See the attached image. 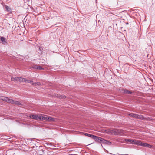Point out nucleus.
I'll return each mask as SVG.
<instances>
[{
    "mask_svg": "<svg viewBox=\"0 0 155 155\" xmlns=\"http://www.w3.org/2000/svg\"><path fill=\"white\" fill-rule=\"evenodd\" d=\"M106 133L112 135H123L124 134L125 131L123 130L116 129H111L105 130Z\"/></svg>",
    "mask_w": 155,
    "mask_h": 155,
    "instance_id": "nucleus-1",
    "label": "nucleus"
},
{
    "mask_svg": "<svg viewBox=\"0 0 155 155\" xmlns=\"http://www.w3.org/2000/svg\"><path fill=\"white\" fill-rule=\"evenodd\" d=\"M129 116L130 117L135 118L136 119H139L142 120H146L147 121L151 120V119L150 118L148 117L145 118L143 117V116L142 115H139L137 114L131 113L128 114Z\"/></svg>",
    "mask_w": 155,
    "mask_h": 155,
    "instance_id": "nucleus-2",
    "label": "nucleus"
},
{
    "mask_svg": "<svg viewBox=\"0 0 155 155\" xmlns=\"http://www.w3.org/2000/svg\"><path fill=\"white\" fill-rule=\"evenodd\" d=\"M11 80L12 81H19L20 82H26V79L24 78H22L21 77H16L14 78L13 77H12Z\"/></svg>",
    "mask_w": 155,
    "mask_h": 155,
    "instance_id": "nucleus-3",
    "label": "nucleus"
},
{
    "mask_svg": "<svg viewBox=\"0 0 155 155\" xmlns=\"http://www.w3.org/2000/svg\"><path fill=\"white\" fill-rule=\"evenodd\" d=\"M125 140L126 142H129V144H136L138 145L139 141L135 139H125Z\"/></svg>",
    "mask_w": 155,
    "mask_h": 155,
    "instance_id": "nucleus-4",
    "label": "nucleus"
},
{
    "mask_svg": "<svg viewBox=\"0 0 155 155\" xmlns=\"http://www.w3.org/2000/svg\"><path fill=\"white\" fill-rule=\"evenodd\" d=\"M138 145L141 146L143 147H147L150 148H151L152 147V146L151 145L146 143H143L140 141H139Z\"/></svg>",
    "mask_w": 155,
    "mask_h": 155,
    "instance_id": "nucleus-5",
    "label": "nucleus"
},
{
    "mask_svg": "<svg viewBox=\"0 0 155 155\" xmlns=\"http://www.w3.org/2000/svg\"><path fill=\"white\" fill-rule=\"evenodd\" d=\"M31 67V68H34L35 69H38V70H41L44 69L43 68H42L41 66H39V65H33Z\"/></svg>",
    "mask_w": 155,
    "mask_h": 155,
    "instance_id": "nucleus-6",
    "label": "nucleus"
},
{
    "mask_svg": "<svg viewBox=\"0 0 155 155\" xmlns=\"http://www.w3.org/2000/svg\"><path fill=\"white\" fill-rule=\"evenodd\" d=\"M0 38L3 44H5L7 43V41L6 40L5 38L3 37H1Z\"/></svg>",
    "mask_w": 155,
    "mask_h": 155,
    "instance_id": "nucleus-7",
    "label": "nucleus"
},
{
    "mask_svg": "<svg viewBox=\"0 0 155 155\" xmlns=\"http://www.w3.org/2000/svg\"><path fill=\"white\" fill-rule=\"evenodd\" d=\"M0 99L5 101L6 102H8V98L7 97L3 96H1L0 97Z\"/></svg>",
    "mask_w": 155,
    "mask_h": 155,
    "instance_id": "nucleus-8",
    "label": "nucleus"
},
{
    "mask_svg": "<svg viewBox=\"0 0 155 155\" xmlns=\"http://www.w3.org/2000/svg\"><path fill=\"white\" fill-rule=\"evenodd\" d=\"M56 96L59 98H66V96L64 95H60L59 94H57Z\"/></svg>",
    "mask_w": 155,
    "mask_h": 155,
    "instance_id": "nucleus-9",
    "label": "nucleus"
},
{
    "mask_svg": "<svg viewBox=\"0 0 155 155\" xmlns=\"http://www.w3.org/2000/svg\"><path fill=\"white\" fill-rule=\"evenodd\" d=\"M29 117L32 119H33L35 120H37V115H32L29 116Z\"/></svg>",
    "mask_w": 155,
    "mask_h": 155,
    "instance_id": "nucleus-10",
    "label": "nucleus"
},
{
    "mask_svg": "<svg viewBox=\"0 0 155 155\" xmlns=\"http://www.w3.org/2000/svg\"><path fill=\"white\" fill-rule=\"evenodd\" d=\"M48 121H54V119L52 118L51 117L48 116Z\"/></svg>",
    "mask_w": 155,
    "mask_h": 155,
    "instance_id": "nucleus-11",
    "label": "nucleus"
},
{
    "mask_svg": "<svg viewBox=\"0 0 155 155\" xmlns=\"http://www.w3.org/2000/svg\"><path fill=\"white\" fill-rule=\"evenodd\" d=\"M84 135L90 137L92 138H93L94 135L92 134H91L87 133H85L84 134Z\"/></svg>",
    "mask_w": 155,
    "mask_h": 155,
    "instance_id": "nucleus-12",
    "label": "nucleus"
},
{
    "mask_svg": "<svg viewBox=\"0 0 155 155\" xmlns=\"http://www.w3.org/2000/svg\"><path fill=\"white\" fill-rule=\"evenodd\" d=\"M13 104L17 105H22L21 103L19 101H14Z\"/></svg>",
    "mask_w": 155,
    "mask_h": 155,
    "instance_id": "nucleus-13",
    "label": "nucleus"
},
{
    "mask_svg": "<svg viewBox=\"0 0 155 155\" xmlns=\"http://www.w3.org/2000/svg\"><path fill=\"white\" fill-rule=\"evenodd\" d=\"M99 137L94 135L93 138V139L96 141L97 142L99 139Z\"/></svg>",
    "mask_w": 155,
    "mask_h": 155,
    "instance_id": "nucleus-14",
    "label": "nucleus"
},
{
    "mask_svg": "<svg viewBox=\"0 0 155 155\" xmlns=\"http://www.w3.org/2000/svg\"><path fill=\"white\" fill-rule=\"evenodd\" d=\"M5 8L8 12H10L11 11V9L9 7L5 5Z\"/></svg>",
    "mask_w": 155,
    "mask_h": 155,
    "instance_id": "nucleus-15",
    "label": "nucleus"
},
{
    "mask_svg": "<svg viewBox=\"0 0 155 155\" xmlns=\"http://www.w3.org/2000/svg\"><path fill=\"white\" fill-rule=\"evenodd\" d=\"M14 101L13 100L8 98V102L9 103H11L12 104H13Z\"/></svg>",
    "mask_w": 155,
    "mask_h": 155,
    "instance_id": "nucleus-16",
    "label": "nucleus"
},
{
    "mask_svg": "<svg viewBox=\"0 0 155 155\" xmlns=\"http://www.w3.org/2000/svg\"><path fill=\"white\" fill-rule=\"evenodd\" d=\"M48 116H43V120H45L46 121H48Z\"/></svg>",
    "mask_w": 155,
    "mask_h": 155,
    "instance_id": "nucleus-17",
    "label": "nucleus"
},
{
    "mask_svg": "<svg viewBox=\"0 0 155 155\" xmlns=\"http://www.w3.org/2000/svg\"><path fill=\"white\" fill-rule=\"evenodd\" d=\"M32 84L34 85V86H39L41 84L40 82H37L34 83H32Z\"/></svg>",
    "mask_w": 155,
    "mask_h": 155,
    "instance_id": "nucleus-18",
    "label": "nucleus"
},
{
    "mask_svg": "<svg viewBox=\"0 0 155 155\" xmlns=\"http://www.w3.org/2000/svg\"><path fill=\"white\" fill-rule=\"evenodd\" d=\"M43 116L42 115H40L39 116H37V120L39 119L43 120Z\"/></svg>",
    "mask_w": 155,
    "mask_h": 155,
    "instance_id": "nucleus-19",
    "label": "nucleus"
},
{
    "mask_svg": "<svg viewBox=\"0 0 155 155\" xmlns=\"http://www.w3.org/2000/svg\"><path fill=\"white\" fill-rule=\"evenodd\" d=\"M124 93L127 94H131L132 92L130 91L127 90H125L124 91Z\"/></svg>",
    "mask_w": 155,
    "mask_h": 155,
    "instance_id": "nucleus-20",
    "label": "nucleus"
},
{
    "mask_svg": "<svg viewBox=\"0 0 155 155\" xmlns=\"http://www.w3.org/2000/svg\"><path fill=\"white\" fill-rule=\"evenodd\" d=\"M107 141V140L104 139L103 138L102 140V141L101 142V143H103L106 144V143Z\"/></svg>",
    "mask_w": 155,
    "mask_h": 155,
    "instance_id": "nucleus-21",
    "label": "nucleus"
},
{
    "mask_svg": "<svg viewBox=\"0 0 155 155\" xmlns=\"http://www.w3.org/2000/svg\"><path fill=\"white\" fill-rule=\"evenodd\" d=\"M106 144H108L109 145H110L112 144V143L110 142H109L107 140V141L106 143Z\"/></svg>",
    "mask_w": 155,
    "mask_h": 155,
    "instance_id": "nucleus-22",
    "label": "nucleus"
},
{
    "mask_svg": "<svg viewBox=\"0 0 155 155\" xmlns=\"http://www.w3.org/2000/svg\"><path fill=\"white\" fill-rule=\"evenodd\" d=\"M102 139H103V138L99 137V139L98 140V142H101L102 140Z\"/></svg>",
    "mask_w": 155,
    "mask_h": 155,
    "instance_id": "nucleus-23",
    "label": "nucleus"
},
{
    "mask_svg": "<svg viewBox=\"0 0 155 155\" xmlns=\"http://www.w3.org/2000/svg\"><path fill=\"white\" fill-rule=\"evenodd\" d=\"M26 81L25 82H27V83H30L31 82V81L29 80H27L26 79Z\"/></svg>",
    "mask_w": 155,
    "mask_h": 155,
    "instance_id": "nucleus-24",
    "label": "nucleus"
},
{
    "mask_svg": "<svg viewBox=\"0 0 155 155\" xmlns=\"http://www.w3.org/2000/svg\"><path fill=\"white\" fill-rule=\"evenodd\" d=\"M30 83H31L32 84V83H34L33 82V81H31V82H30Z\"/></svg>",
    "mask_w": 155,
    "mask_h": 155,
    "instance_id": "nucleus-25",
    "label": "nucleus"
}]
</instances>
